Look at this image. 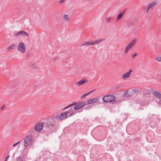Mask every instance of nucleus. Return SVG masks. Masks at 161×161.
I'll return each instance as SVG.
<instances>
[{"label":"nucleus","mask_w":161,"mask_h":161,"mask_svg":"<svg viewBox=\"0 0 161 161\" xmlns=\"http://www.w3.org/2000/svg\"><path fill=\"white\" fill-rule=\"evenodd\" d=\"M33 142V138L30 136H27L24 140V147L27 148L31 145Z\"/></svg>","instance_id":"f257e3e1"},{"label":"nucleus","mask_w":161,"mask_h":161,"mask_svg":"<svg viewBox=\"0 0 161 161\" xmlns=\"http://www.w3.org/2000/svg\"><path fill=\"white\" fill-rule=\"evenodd\" d=\"M103 101L105 103L112 102L114 101L115 97L113 95H108L104 96L103 97Z\"/></svg>","instance_id":"f03ea898"},{"label":"nucleus","mask_w":161,"mask_h":161,"mask_svg":"<svg viewBox=\"0 0 161 161\" xmlns=\"http://www.w3.org/2000/svg\"><path fill=\"white\" fill-rule=\"evenodd\" d=\"M102 41V40H100V41L97 40L95 42H92L91 41H84L83 42V43L81 44V46H84L85 47H86L87 46H90L91 45L97 44Z\"/></svg>","instance_id":"7ed1b4c3"},{"label":"nucleus","mask_w":161,"mask_h":161,"mask_svg":"<svg viewBox=\"0 0 161 161\" xmlns=\"http://www.w3.org/2000/svg\"><path fill=\"white\" fill-rule=\"evenodd\" d=\"M136 42V40L135 39H134L132 41L126 46L125 50L124 52L125 53L127 54L128 53L129 50L135 45Z\"/></svg>","instance_id":"20e7f679"},{"label":"nucleus","mask_w":161,"mask_h":161,"mask_svg":"<svg viewBox=\"0 0 161 161\" xmlns=\"http://www.w3.org/2000/svg\"><path fill=\"white\" fill-rule=\"evenodd\" d=\"M18 50L22 53H24L26 51V46L23 42H20L18 46Z\"/></svg>","instance_id":"39448f33"},{"label":"nucleus","mask_w":161,"mask_h":161,"mask_svg":"<svg viewBox=\"0 0 161 161\" xmlns=\"http://www.w3.org/2000/svg\"><path fill=\"white\" fill-rule=\"evenodd\" d=\"M43 127V124L42 122H39L35 126V130L38 132H39L42 130Z\"/></svg>","instance_id":"423d86ee"},{"label":"nucleus","mask_w":161,"mask_h":161,"mask_svg":"<svg viewBox=\"0 0 161 161\" xmlns=\"http://www.w3.org/2000/svg\"><path fill=\"white\" fill-rule=\"evenodd\" d=\"M149 119L151 123H152L153 121H154L156 123L157 122L159 121V120L158 118V117L154 115H152L151 118Z\"/></svg>","instance_id":"0eeeda50"},{"label":"nucleus","mask_w":161,"mask_h":161,"mask_svg":"<svg viewBox=\"0 0 161 161\" xmlns=\"http://www.w3.org/2000/svg\"><path fill=\"white\" fill-rule=\"evenodd\" d=\"M133 70L132 69H130L128 72L122 75V78L123 79L125 80L127 78H129L130 77L131 72Z\"/></svg>","instance_id":"6e6552de"},{"label":"nucleus","mask_w":161,"mask_h":161,"mask_svg":"<svg viewBox=\"0 0 161 161\" xmlns=\"http://www.w3.org/2000/svg\"><path fill=\"white\" fill-rule=\"evenodd\" d=\"M17 46V44L16 43H13L11 45H10L7 48V51H10L12 50V49L15 48Z\"/></svg>","instance_id":"1a4fd4ad"},{"label":"nucleus","mask_w":161,"mask_h":161,"mask_svg":"<svg viewBox=\"0 0 161 161\" xmlns=\"http://www.w3.org/2000/svg\"><path fill=\"white\" fill-rule=\"evenodd\" d=\"M88 81V80H87L86 79H84V80H80L76 84V85L78 86H80L83 84H84L86 83Z\"/></svg>","instance_id":"9d476101"},{"label":"nucleus","mask_w":161,"mask_h":161,"mask_svg":"<svg viewBox=\"0 0 161 161\" xmlns=\"http://www.w3.org/2000/svg\"><path fill=\"white\" fill-rule=\"evenodd\" d=\"M98 100V98H94L90 99L87 101V103L88 104H91L92 103H95L97 102Z\"/></svg>","instance_id":"9b49d317"},{"label":"nucleus","mask_w":161,"mask_h":161,"mask_svg":"<svg viewBox=\"0 0 161 161\" xmlns=\"http://www.w3.org/2000/svg\"><path fill=\"white\" fill-rule=\"evenodd\" d=\"M125 11L126 9H125L122 12L118 14L117 19V21H118L119 19H120L122 17L124 14L125 13Z\"/></svg>","instance_id":"f8f14e48"},{"label":"nucleus","mask_w":161,"mask_h":161,"mask_svg":"<svg viewBox=\"0 0 161 161\" xmlns=\"http://www.w3.org/2000/svg\"><path fill=\"white\" fill-rule=\"evenodd\" d=\"M153 94L157 98H161V94H160L159 92L154 91L153 92Z\"/></svg>","instance_id":"ddd939ff"},{"label":"nucleus","mask_w":161,"mask_h":161,"mask_svg":"<svg viewBox=\"0 0 161 161\" xmlns=\"http://www.w3.org/2000/svg\"><path fill=\"white\" fill-rule=\"evenodd\" d=\"M157 4V3L155 2H153L149 3L148 6V9H150V8L156 6Z\"/></svg>","instance_id":"4468645a"},{"label":"nucleus","mask_w":161,"mask_h":161,"mask_svg":"<svg viewBox=\"0 0 161 161\" xmlns=\"http://www.w3.org/2000/svg\"><path fill=\"white\" fill-rule=\"evenodd\" d=\"M78 104L80 108H81L84 107L86 105H87V103L86 102H79Z\"/></svg>","instance_id":"2eb2a0df"},{"label":"nucleus","mask_w":161,"mask_h":161,"mask_svg":"<svg viewBox=\"0 0 161 161\" xmlns=\"http://www.w3.org/2000/svg\"><path fill=\"white\" fill-rule=\"evenodd\" d=\"M59 116L61 120H62L64 118L67 117L66 114H65V113H61L59 115Z\"/></svg>","instance_id":"dca6fc26"},{"label":"nucleus","mask_w":161,"mask_h":161,"mask_svg":"<svg viewBox=\"0 0 161 161\" xmlns=\"http://www.w3.org/2000/svg\"><path fill=\"white\" fill-rule=\"evenodd\" d=\"M63 19L65 21H68L69 20V17L67 14H65L64 16Z\"/></svg>","instance_id":"f3484780"},{"label":"nucleus","mask_w":161,"mask_h":161,"mask_svg":"<svg viewBox=\"0 0 161 161\" xmlns=\"http://www.w3.org/2000/svg\"><path fill=\"white\" fill-rule=\"evenodd\" d=\"M22 31H20L18 32L17 33H16L14 34V36H19L22 35Z\"/></svg>","instance_id":"a211bd4d"},{"label":"nucleus","mask_w":161,"mask_h":161,"mask_svg":"<svg viewBox=\"0 0 161 161\" xmlns=\"http://www.w3.org/2000/svg\"><path fill=\"white\" fill-rule=\"evenodd\" d=\"M16 161H23V159L21 156H19L16 158Z\"/></svg>","instance_id":"6ab92c4d"},{"label":"nucleus","mask_w":161,"mask_h":161,"mask_svg":"<svg viewBox=\"0 0 161 161\" xmlns=\"http://www.w3.org/2000/svg\"><path fill=\"white\" fill-rule=\"evenodd\" d=\"M22 35H23V36H29L28 33L24 31H22Z\"/></svg>","instance_id":"aec40b11"},{"label":"nucleus","mask_w":161,"mask_h":161,"mask_svg":"<svg viewBox=\"0 0 161 161\" xmlns=\"http://www.w3.org/2000/svg\"><path fill=\"white\" fill-rule=\"evenodd\" d=\"M138 92V91L136 89H133L132 91V93L133 94H136Z\"/></svg>","instance_id":"412c9836"},{"label":"nucleus","mask_w":161,"mask_h":161,"mask_svg":"<svg viewBox=\"0 0 161 161\" xmlns=\"http://www.w3.org/2000/svg\"><path fill=\"white\" fill-rule=\"evenodd\" d=\"M80 107H79V104H78L74 107V109L75 110H76L80 109Z\"/></svg>","instance_id":"4be33fe9"},{"label":"nucleus","mask_w":161,"mask_h":161,"mask_svg":"<svg viewBox=\"0 0 161 161\" xmlns=\"http://www.w3.org/2000/svg\"><path fill=\"white\" fill-rule=\"evenodd\" d=\"M111 17H109L106 20V22L107 23H109L111 22Z\"/></svg>","instance_id":"5701e85b"},{"label":"nucleus","mask_w":161,"mask_h":161,"mask_svg":"<svg viewBox=\"0 0 161 161\" xmlns=\"http://www.w3.org/2000/svg\"><path fill=\"white\" fill-rule=\"evenodd\" d=\"M55 119H57V120H60V118L59 115H56L54 117Z\"/></svg>","instance_id":"b1692460"},{"label":"nucleus","mask_w":161,"mask_h":161,"mask_svg":"<svg viewBox=\"0 0 161 161\" xmlns=\"http://www.w3.org/2000/svg\"><path fill=\"white\" fill-rule=\"evenodd\" d=\"M31 67L32 69H36L37 68V67H36L35 65L33 64L31 65Z\"/></svg>","instance_id":"393cba45"},{"label":"nucleus","mask_w":161,"mask_h":161,"mask_svg":"<svg viewBox=\"0 0 161 161\" xmlns=\"http://www.w3.org/2000/svg\"><path fill=\"white\" fill-rule=\"evenodd\" d=\"M89 94V93H87V94H85L84 95H83L82 97H81V99H83L84 97H86V96Z\"/></svg>","instance_id":"a878e982"},{"label":"nucleus","mask_w":161,"mask_h":161,"mask_svg":"<svg viewBox=\"0 0 161 161\" xmlns=\"http://www.w3.org/2000/svg\"><path fill=\"white\" fill-rule=\"evenodd\" d=\"M156 60L160 62L161 61V57H157L156 58Z\"/></svg>","instance_id":"bb28decb"},{"label":"nucleus","mask_w":161,"mask_h":161,"mask_svg":"<svg viewBox=\"0 0 161 161\" xmlns=\"http://www.w3.org/2000/svg\"><path fill=\"white\" fill-rule=\"evenodd\" d=\"M75 114V113H74V112H72L71 113H70L69 116V117H71V116H73Z\"/></svg>","instance_id":"cd10ccee"},{"label":"nucleus","mask_w":161,"mask_h":161,"mask_svg":"<svg viewBox=\"0 0 161 161\" xmlns=\"http://www.w3.org/2000/svg\"><path fill=\"white\" fill-rule=\"evenodd\" d=\"M20 142V141L16 143L15 144H14L13 145V147H15Z\"/></svg>","instance_id":"c85d7f7f"},{"label":"nucleus","mask_w":161,"mask_h":161,"mask_svg":"<svg viewBox=\"0 0 161 161\" xmlns=\"http://www.w3.org/2000/svg\"><path fill=\"white\" fill-rule=\"evenodd\" d=\"M133 24V22L132 21H130L129 22V25H128V26L129 27L130 26V25H132Z\"/></svg>","instance_id":"c756f323"},{"label":"nucleus","mask_w":161,"mask_h":161,"mask_svg":"<svg viewBox=\"0 0 161 161\" xmlns=\"http://www.w3.org/2000/svg\"><path fill=\"white\" fill-rule=\"evenodd\" d=\"M76 104H77V103L75 102H74L72 104H70V106H72L73 105H76Z\"/></svg>","instance_id":"7c9ffc66"},{"label":"nucleus","mask_w":161,"mask_h":161,"mask_svg":"<svg viewBox=\"0 0 161 161\" xmlns=\"http://www.w3.org/2000/svg\"><path fill=\"white\" fill-rule=\"evenodd\" d=\"M96 90V89H95L92 90V91H90V92H88V93H89V94L90 93H91L93 92H94V91H95Z\"/></svg>","instance_id":"2f4dec72"},{"label":"nucleus","mask_w":161,"mask_h":161,"mask_svg":"<svg viewBox=\"0 0 161 161\" xmlns=\"http://www.w3.org/2000/svg\"><path fill=\"white\" fill-rule=\"evenodd\" d=\"M69 111L70 113H71L72 112H74V109L71 108L70 110H69Z\"/></svg>","instance_id":"473e14b6"},{"label":"nucleus","mask_w":161,"mask_h":161,"mask_svg":"<svg viewBox=\"0 0 161 161\" xmlns=\"http://www.w3.org/2000/svg\"><path fill=\"white\" fill-rule=\"evenodd\" d=\"M120 86H117L115 87V89H118L120 88Z\"/></svg>","instance_id":"72a5a7b5"},{"label":"nucleus","mask_w":161,"mask_h":161,"mask_svg":"<svg viewBox=\"0 0 161 161\" xmlns=\"http://www.w3.org/2000/svg\"><path fill=\"white\" fill-rule=\"evenodd\" d=\"M137 55V54L136 53H135L134 54H133V55H132V57L133 58V59Z\"/></svg>","instance_id":"f704fd0d"},{"label":"nucleus","mask_w":161,"mask_h":161,"mask_svg":"<svg viewBox=\"0 0 161 161\" xmlns=\"http://www.w3.org/2000/svg\"><path fill=\"white\" fill-rule=\"evenodd\" d=\"M9 157V156L8 155V156L5 159V161H7V160H8V158Z\"/></svg>","instance_id":"c9c22d12"},{"label":"nucleus","mask_w":161,"mask_h":161,"mask_svg":"<svg viewBox=\"0 0 161 161\" xmlns=\"http://www.w3.org/2000/svg\"><path fill=\"white\" fill-rule=\"evenodd\" d=\"M65 114H66V116H67V115H68V114H70L69 111H68L66 113H65Z\"/></svg>","instance_id":"e433bc0d"},{"label":"nucleus","mask_w":161,"mask_h":161,"mask_svg":"<svg viewBox=\"0 0 161 161\" xmlns=\"http://www.w3.org/2000/svg\"><path fill=\"white\" fill-rule=\"evenodd\" d=\"M71 107V106H70V105L69 106H67V107H66V108H65L64 109H67V108H69V107Z\"/></svg>","instance_id":"4c0bfd02"},{"label":"nucleus","mask_w":161,"mask_h":161,"mask_svg":"<svg viewBox=\"0 0 161 161\" xmlns=\"http://www.w3.org/2000/svg\"><path fill=\"white\" fill-rule=\"evenodd\" d=\"M4 107H5V106H3L2 107L0 108L1 110H3L4 109Z\"/></svg>","instance_id":"58836bf2"},{"label":"nucleus","mask_w":161,"mask_h":161,"mask_svg":"<svg viewBox=\"0 0 161 161\" xmlns=\"http://www.w3.org/2000/svg\"><path fill=\"white\" fill-rule=\"evenodd\" d=\"M57 58H54L53 59V61H56V59Z\"/></svg>","instance_id":"ea45409f"},{"label":"nucleus","mask_w":161,"mask_h":161,"mask_svg":"<svg viewBox=\"0 0 161 161\" xmlns=\"http://www.w3.org/2000/svg\"><path fill=\"white\" fill-rule=\"evenodd\" d=\"M63 1H64V0H60V1H59V3H63Z\"/></svg>","instance_id":"a19ab883"},{"label":"nucleus","mask_w":161,"mask_h":161,"mask_svg":"<svg viewBox=\"0 0 161 161\" xmlns=\"http://www.w3.org/2000/svg\"><path fill=\"white\" fill-rule=\"evenodd\" d=\"M149 9H148V7L147 9V11H146V13H147L148 12Z\"/></svg>","instance_id":"79ce46f5"},{"label":"nucleus","mask_w":161,"mask_h":161,"mask_svg":"<svg viewBox=\"0 0 161 161\" xmlns=\"http://www.w3.org/2000/svg\"><path fill=\"white\" fill-rule=\"evenodd\" d=\"M20 83H23V80H22L21 81V82H20Z\"/></svg>","instance_id":"37998d69"},{"label":"nucleus","mask_w":161,"mask_h":161,"mask_svg":"<svg viewBox=\"0 0 161 161\" xmlns=\"http://www.w3.org/2000/svg\"><path fill=\"white\" fill-rule=\"evenodd\" d=\"M159 103L161 104V100H160L159 101Z\"/></svg>","instance_id":"c03bdc74"},{"label":"nucleus","mask_w":161,"mask_h":161,"mask_svg":"<svg viewBox=\"0 0 161 161\" xmlns=\"http://www.w3.org/2000/svg\"><path fill=\"white\" fill-rule=\"evenodd\" d=\"M160 75H161V71H160Z\"/></svg>","instance_id":"a18cd8bd"}]
</instances>
